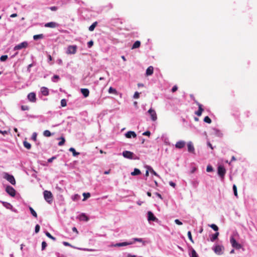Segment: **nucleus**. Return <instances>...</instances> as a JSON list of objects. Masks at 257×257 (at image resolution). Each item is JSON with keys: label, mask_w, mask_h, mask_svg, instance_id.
<instances>
[{"label": "nucleus", "mask_w": 257, "mask_h": 257, "mask_svg": "<svg viewBox=\"0 0 257 257\" xmlns=\"http://www.w3.org/2000/svg\"><path fill=\"white\" fill-rule=\"evenodd\" d=\"M45 200L49 203H51L53 201V195L52 193L47 190H45L43 192Z\"/></svg>", "instance_id": "nucleus-1"}, {"label": "nucleus", "mask_w": 257, "mask_h": 257, "mask_svg": "<svg viewBox=\"0 0 257 257\" xmlns=\"http://www.w3.org/2000/svg\"><path fill=\"white\" fill-rule=\"evenodd\" d=\"M4 178L6 179L8 181H9L10 183H11L12 185H15L16 184V181L14 177L8 174V173H5L4 174Z\"/></svg>", "instance_id": "nucleus-2"}, {"label": "nucleus", "mask_w": 257, "mask_h": 257, "mask_svg": "<svg viewBox=\"0 0 257 257\" xmlns=\"http://www.w3.org/2000/svg\"><path fill=\"white\" fill-rule=\"evenodd\" d=\"M6 191L12 197H14L16 195V190L13 187L10 185L7 186L6 188Z\"/></svg>", "instance_id": "nucleus-3"}, {"label": "nucleus", "mask_w": 257, "mask_h": 257, "mask_svg": "<svg viewBox=\"0 0 257 257\" xmlns=\"http://www.w3.org/2000/svg\"><path fill=\"white\" fill-rule=\"evenodd\" d=\"M77 49L76 45H70L67 48L66 53L67 54H74L76 53Z\"/></svg>", "instance_id": "nucleus-4"}, {"label": "nucleus", "mask_w": 257, "mask_h": 257, "mask_svg": "<svg viewBox=\"0 0 257 257\" xmlns=\"http://www.w3.org/2000/svg\"><path fill=\"white\" fill-rule=\"evenodd\" d=\"M148 113L150 115L151 119L155 121L157 119V115L155 110L152 108L149 109Z\"/></svg>", "instance_id": "nucleus-5"}, {"label": "nucleus", "mask_w": 257, "mask_h": 257, "mask_svg": "<svg viewBox=\"0 0 257 257\" xmlns=\"http://www.w3.org/2000/svg\"><path fill=\"white\" fill-rule=\"evenodd\" d=\"M225 173H226V170H225V169L224 168V167L223 166H219L218 167L217 173H218V175L221 178L223 179L224 178V175L225 174Z\"/></svg>", "instance_id": "nucleus-6"}, {"label": "nucleus", "mask_w": 257, "mask_h": 257, "mask_svg": "<svg viewBox=\"0 0 257 257\" xmlns=\"http://www.w3.org/2000/svg\"><path fill=\"white\" fill-rule=\"evenodd\" d=\"M222 246L219 245H216L212 247V249L214 250L215 253L217 254L220 255L222 254Z\"/></svg>", "instance_id": "nucleus-7"}, {"label": "nucleus", "mask_w": 257, "mask_h": 257, "mask_svg": "<svg viewBox=\"0 0 257 257\" xmlns=\"http://www.w3.org/2000/svg\"><path fill=\"white\" fill-rule=\"evenodd\" d=\"M230 241L233 247L237 249H239L241 247V245L236 241L233 237L230 238Z\"/></svg>", "instance_id": "nucleus-8"}, {"label": "nucleus", "mask_w": 257, "mask_h": 257, "mask_svg": "<svg viewBox=\"0 0 257 257\" xmlns=\"http://www.w3.org/2000/svg\"><path fill=\"white\" fill-rule=\"evenodd\" d=\"M0 202L3 204V206L7 209L11 210L12 211L17 212V209L13 208V206L8 202L0 201Z\"/></svg>", "instance_id": "nucleus-9"}, {"label": "nucleus", "mask_w": 257, "mask_h": 257, "mask_svg": "<svg viewBox=\"0 0 257 257\" xmlns=\"http://www.w3.org/2000/svg\"><path fill=\"white\" fill-rule=\"evenodd\" d=\"M28 44L27 42H23L16 45L14 47V50H18L22 49L23 48H26L28 47Z\"/></svg>", "instance_id": "nucleus-10"}, {"label": "nucleus", "mask_w": 257, "mask_h": 257, "mask_svg": "<svg viewBox=\"0 0 257 257\" xmlns=\"http://www.w3.org/2000/svg\"><path fill=\"white\" fill-rule=\"evenodd\" d=\"M123 156L127 159H132L134 156V154L130 151H125L122 152Z\"/></svg>", "instance_id": "nucleus-11"}, {"label": "nucleus", "mask_w": 257, "mask_h": 257, "mask_svg": "<svg viewBox=\"0 0 257 257\" xmlns=\"http://www.w3.org/2000/svg\"><path fill=\"white\" fill-rule=\"evenodd\" d=\"M195 103L198 106V110L195 112V114L197 116H201L203 111L204 110L202 108V105L199 103L197 101H195Z\"/></svg>", "instance_id": "nucleus-12"}, {"label": "nucleus", "mask_w": 257, "mask_h": 257, "mask_svg": "<svg viewBox=\"0 0 257 257\" xmlns=\"http://www.w3.org/2000/svg\"><path fill=\"white\" fill-rule=\"evenodd\" d=\"M133 243V242H132V241L119 242V243H116L112 245V246L121 247V246H126L128 245H131V244H132Z\"/></svg>", "instance_id": "nucleus-13"}, {"label": "nucleus", "mask_w": 257, "mask_h": 257, "mask_svg": "<svg viewBox=\"0 0 257 257\" xmlns=\"http://www.w3.org/2000/svg\"><path fill=\"white\" fill-rule=\"evenodd\" d=\"M148 220L149 221H157L158 220V218L155 216L154 214L151 211L148 212Z\"/></svg>", "instance_id": "nucleus-14"}, {"label": "nucleus", "mask_w": 257, "mask_h": 257, "mask_svg": "<svg viewBox=\"0 0 257 257\" xmlns=\"http://www.w3.org/2000/svg\"><path fill=\"white\" fill-rule=\"evenodd\" d=\"M188 151L189 153H195V149L192 142L190 141L187 143Z\"/></svg>", "instance_id": "nucleus-15"}, {"label": "nucleus", "mask_w": 257, "mask_h": 257, "mask_svg": "<svg viewBox=\"0 0 257 257\" xmlns=\"http://www.w3.org/2000/svg\"><path fill=\"white\" fill-rule=\"evenodd\" d=\"M186 143L184 141H179L175 144V147L177 149H182L185 146Z\"/></svg>", "instance_id": "nucleus-16"}, {"label": "nucleus", "mask_w": 257, "mask_h": 257, "mask_svg": "<svg viewBox=\"0 0 257 257\" xmlns=\"http://www.w3.org/2000/svg\"><path fill=\"white\" fill-rule=\"evenodd\" d=\"M77 218L79 219L80 221H88L89 220V218L88 216L84 213H81L78 217Z\"/></svg>", "instance_id": "nucleus-17"}, {"label": "nucleus", "mask_w": 257, "mask_h": 257, "mask_svg": "<svg viewBox=\"0 0 257 257\" xmlns=\"http://www.w3.org/2000/svg\"><path fill=\"white\" fill-rule=\"evenodd\" d=\"M28 99L31 102H35L36 100V94L34 92H31L28 95Z\"/></svg>", "instance_id": "nucleus-18"}, {"label": "nucleus", "mask_w": 257, "mask_h": 257, "mask_svg": "<svg viewBox=\"0 0 257 257\" xmlns=\"http://www.w3.org/2000/svg\"><path fill=\"white\" fill-rule=\"evenodd\" d=\"M125 136L127 138H131L132 137L135 138L137 137V135L134 131H128L125 134Z\"/></svg>", "instance_id": "nucleus-19"}, {"label": "nucleus", "mask_w": 257, "mask_h": 257, "mask_svg": "<svg viewBox=\"0 0 257 257\" xmlns=\"http://www.w3.org/2000/svg\"><path fill=\"white\" fill-rule=\"evenodd\" d=\"M58 26V24L54 22L47 23L45 24V27H49V28H54L57 27Z\"/></svg>", "instance_id": "nucleus-20"}, {"label": "nucleus", "mask_w": 257, "mask_h": 257, "mask_svg": "<svg viewBox=\"0 0 257 257\" xmlns=\"http://www.w3.org/2000/svg\"><path fill=\"white\" fill-rule=\"evenodd\" d=\"M81 92L82 94L83 95L84 97H86L88 96L89 94V91L88 89L86 88H81Z\"/></svg>", "instance_id": "nucleus-21"}, {"label": "nucleus", "mask_w": 257, "mask_h": 257, "mask_svg": "<svg viewBox=\"0 0 257 257\" xmlns=\"http://www.w3.org/2000/svg\"><path fill=\"white\" fill-rule=\"evenodd\" d=\"M154 68L153 66H149L146 70V75L147 76L151 75L153 73Z\"/></svg>", "instance_id": "nucleus-22"}, {"label": "nucleus", "mask_w": 257, "mask_h": 257, "mask_svg": "<svg viewBox=\"0 0 257 257\" xmlns=\"http://www.w3.org/2000/svg\"><path fill=\"white\" fill-rule=\"evenodd\" d=\"M41 91L42 94L44 96H47L49 94V90L46 87H43L41 89Z\"/></svg>", "instance_id": "nucleus-23"}, {"label": "nucleus", "mask_w": 257, "mask_h": 257, "mask_svg": "<svg viewBox=\"0 0 257 257\" xmlns=\"http://www.w3.org/2000/svg\"><path fill=\"white\" fill-rule=\"evenodd\" d=\"M218 235H219V232H216L214 234H212L211 236L210 237V240L212 242H213L217 238Z\"/></svg>", "instance_id": "nucleus-24"}, {"label": "nucleus", "mask_w": 257, "mask_h": 257, "mask_svg": "<svg viewBox=\"0 0 257 257\" xmlns=\"http://www.w3.org/2000/svg\"><path fill=\"white\" fill-rule=\"evenodd\" d=\"M141 45V42L139 41H136L134 44H133L132 49H134L136 48H138L140 47Z\"/></svg>", "instance_id": "nucleus-25"}, {"label": "nucleus", "mask_w": 257, "mask_h": 257, "mask_svg": "<svg viewBox=\"0 0 257 257\" xmlns=\"http://www.w3.org/2000/svg\"><path fill=\"white\" fill-rule=\"evenodd\" d=\"M141 173L140 170L137 168H135L133 172H131V174L132 176H136L140 175Z\"/></svg>", "instance_id": "nucleus-26"}, {"label": "nucleus", "mask_w": 257, "mask_h": 257, "mask_svg": "<svg viewBox=\"0 0 257 257\" xmlns=\"http://www.w3.org/2000/svg\"><path fill=\"white\" fill-rule=\"evenodd\" d=\"M69 151L72 153L73 156H74V157H76V156H78V155L80 154V153L79 152H77L75 151V149L73 148H70L69 149Z\"/></svg>", "instance_id": "nucleus-27"}, {"label": "nucleus", "mask_w": 257, "mask_h": 257, "mask_svg": "<svg viewBox=\"0 0 257 257\" xmlns=\"http://www.w3.org/2000/svg\"><path fill=\"white\" fill-rule=\"evenodd\" d=\"M44 38V35L42 34L39 35H35L33 36V39L35 40H38L39 39H41Z\"/></svg>", "instance_id": "nucleus-28"}, {"label": "nucleus", "mask_w": 257, "mask_h": 257, "mask_svg": "<svg viewBox=\"0 0 257 257\" xmlns=\"http://www.w3.org/2000/svg\"><path fill=\"white\" fill-rule=\"evenodd\" d=\"M29 210H30L32 215L35 218H37V214L36 212L34 210V209L31 206H29Z\"/></svg>", "instance_id": "nucleus-29"}, {"label": "nucleus", "mask_w": 257, "mask_h": 257, "mask_svg": "<svg viewBox=\"0 0 257 257\" xmlns=\"http://www.w3.org/2000/svg\"><path fill=\"white\" fill-rule=\"evenodd\" d=\"M147 168L150 171V172L154 174V175L159 177V175L153 170V169L151 166H147Z\"/></svg>", "instance_id": "nucleus-30"}, {"label": "nucleus", "mask_w": 257, "mask_h": 257, "mask_svg": "<svg viewBox=\"0 0 257 257\" xmlns=\"http://www.w3.org/2000/svg\"><path fill=\"white\" fill-rule=\"evenodd\" d=\"M97 22H95L94 23H93L89 27V30L90 31H93L95 28L96 27V26H97Z\"/></svg>", "instance_id": "nucleus-31"}, {"label": "nucleus", "mask_w": 257, "mask_h": 257, "mask_svg": "<svg viewBox=\"0 0 257 257\" xmlns=\"http://www.w3.org/2000/svg\"><path fill=\"white\" fill-rule=\"evenodd\" d=\"M23 144H24V146L27 148V149H30L31 148V144L27 142V141H24L23 142Z\"/></svg>", "instance_id": "nucleus-32"}, {"label": "nucleus", "mask_w": 257, "mask_h": 257, "mask_svg": "<svg viewBox=\"0 0 257 257\" xmlns=\"http://www.w3.org/2000/svg\"><path fill=\"white\" fill-rule=\"evenodd\" d=\"M45 234H46V235L48 237H49V238H50L52 239V240H54V241H55V240H56V238H55V237H54V236H52V235H51V234L49 232H48V231H46V232H45Z\"/></svg>", "instance_id": "nucleus-33"}, {"label": "nucleus", "mask_w": 257, "mask_h": 257, "mask_svg": "<svg viewBox=\"0 0 257 257\" xmlns=\"http://www.w3.org/2000/svg\"><path fill=\"white\" fill-rule=\"evenodd\" d=\"M132 239L134 240V241H133V243L135 241H138V242H143V244H145V242L143 241V238H133Z\"/></svg>", "instance_id": "nucleus-34"}, {"label": "nucleus", "mask_w": 257, "mask_h": 257, "mask_svg": "<svg viewBox=\"0 0 257 257\" xmlns=\"http://www.w3.org/2000/svg\"><path fill=\"white\" fill-rule=\"evenodd\" d=\"M232 189H233L234 195H235V196L237 197L238 195H237V187L235 184H234L233 185Z\"/></svg>", "instance_id": "nucleus-35"}, {"label": "nucleus", "mask_w": 257, "mask_h": 257, "mask_svg": "<svg viewBox=\"0 0 257 257\" xmlns=\"http://www.w3.org/2000/svg\"><path fill=\"white\" fill-rule=\"evenodd\" d=\"M43 135L46 137H49L51 136V133L48 130H46L43 132Z\"/></svg>", "instance_id": "nucleus-36"}, {"label": "nucleus", "mask_w": 257, "mask_h": 257, "mask_svg": "<svg viewBox=\"0 0 257 257\" xmlns=\"http://www.w3.org/2000/svg\"><path fill=\"white\" fill-rule=\"evenodd\" d=\"M204 121L205 122H207L209 124L211 123L212 121H211V119H210V118L208 116H206L204 117Z\"/></svg>", "instance_id": "nucleus-37"}, {"label": "nucleus", "mask_w": 257, "mask_h": 257, "mask_svg": "<svg viewBox=\"0 0 257 257\" xmlns=\"http://www.w3.org/2000/svg\"><path fill=\"white\" fill-rule=\"evenodd\" d=\"M60 139H61V141H60L59 143H58V145L59 146H63L64 143H65V138L63 137H61L60 138Z\"/></svg>", "instance_id": "nucleus-38"}, {"label": "nucleus", "mask_w": 257, "mask_h": 257, "mask_svg": "<svg viewBox=\"0 0 257 257\" xmlns=\"http://www.w3.org/2000/svg\"><path fill=\"white\" fill-rule=\"evenodd\" d=\"M190 257H198V254L194 249L191 251Z\"/></svg>", "instance_id": "nucleus-39"}, {"label": "nucleus", "mask_w": 257, "mask_h": 257, "mask_svg": "<svg viewBox=\"0 0 257 257\" xmlns=\"http://www.w3.org/2000/svg\"><path fill=\"white\" fill-rule=\"evenodd\" d=\"M209 226H210L211 228H212L214 231H218V226H217L216 225L214 224H211V225H209Z\"/></svg>", "instance_id": "nucleus-40"}, {"label": "nucleus", "mask_w": 257, "mask_h": 257, "mask_svg": "<svg viewBox=\"0 0 257 257\" xmlns=\"http://www.w3.org/2000/svg\"><path fill=\"white\" fill-rule=\"evenodd\" d=\"M83 196L84 197L83 200H85V199L90 197V194L89 193H83Z\"/></svg>", "instance_id": "nucleus-41"}, {"label": "nucleus", "mask_w": 257, "mask_h": 257, "mask_svg": "<svg viewBox=\"0 0 257 257\" xmlns=\"http://www.w3.org/2000/svg\"><path fill=\"white\" fill-rule=\"evenodd\" d=\"M61 105L62 107H65L67 105V101L65 99H62L61 100Z\"/></svg>", "instance_id": "nucleus-42"}, {"label": "nucleus", "mask_w": 257, "mask_h": 257, "mask_svg": "<svg viewBox=\"0 0 257 257\" xmlns=\"http://www.w3.org/2000/svg\"><path fill=\"white\" fill-rule=\"evenodd\" d=\"M187 235H188V237L189 239V240L192 242L193 243L194 242V241L193 240V238H192V235H191V232L190 231H189L187 233Z\"/></svg>", "instance_id": "nucleus-43"}, {"label": "nucleus", "mask_w": 257, "mask_h": 257, "mask_svg": "<svg viewBox=\"0 0 257 257\" xmlns=\"http://www.w3.org/2000/svg\"><path fill=\"white\" fill-rule=\"evenodd\" d=\"M108 92L109 93H115L116 92V90L114 88L110 87L108 89Z\"/></svg>", "instance_id": "nucleus-44"}, {"label": "nucleus", "mask_w": 257, "mask_h": 257, "mask_svg": "<svg viewBox=\"0 0 257 257\" xmlns=\"http://www.w3.org/2000/svg\"><path fill=\"white\" fill-rule=\"evenodd\" d=\"M213 168L210 165H208L207 167V168H206V171L207 172H212L213 171Z\"/></svg>", "instance_id": "nucleus-45"}, {"label": "nucleus", "mask_w": 257, "mask_h": 257, "mask_svg": "<svg viewBox=\"0 0 257 257\" xmlns=\"http://www.w3.org/2000/svg\"><path fill=\"white\" fill-rule=\"evenodd\" d=\"M47 245V243L45 241H43L42 242V250H44V249H45Z\"/></svg>", "instance_id": "nucleus-46"}, {"label": "nucleus", "mask_w": 257, "mask_h": 257, "mask_svg": "<svg viewBox=\"0 0 257 257\" xmlns=\"http://www.w3.org/2000/svg\"><path fill=\"white\" fill-rule=\"evenodd\" d=\"M37 134L36 133H33L32 136V139L34 141H36Z\"/></svg>", "instance_id": "nucleus-47"}, {"label": "nucleus", "mask_w": 257, "mask_h": 257, "mask_svg": "<svg viewBox=\"0 0 257 257\" xmlns=\"http://www.w3.org/2000/svg\"><path fill=\"white\" fill-rule=\"evenodd\" d=\"M8 59L7 55H3L1 57L0 60L1 61H5Z\"/></svg>", "instance_id": "nucleus-48"}, {"label": "nucleus", "mask_w": 257, "mask_h": 257, "mask_svg": "<svg viewBox=\"0 0 257 257\" xmlns=\"http://www.w3.org/2000/svg\"><path fill=\"white\" fill-rule=\"evenodd\" d=\"M139 96H140V93L136 91L133 96V98L135 99H137L139 97Z\"/></svg>", "instance_id": "nucleus-49"}, {"label": "nucleus", "mask_w": 257, "mask_h": 257, "mask_svg": "<svg viewBox=\"0 0 257 257\" xmlns=\"http://www.w3.org/2000/svg\"><path fill=\"white\" fill-rule=\"evenodd\" d=\"M40 227L39 226V225L38 224H37L36 226H35V232L37 233L38 232H39V231H40Z\"/></svg>", "instance_id": "nucleus-50"}, {"label": "nucleus", "mask_w": 257, "mask_h": 257, "mask_svg": "<svg viewBox=\"0 0 257 257\" xmlns=\"http://www.w3.org/2000/svg\"><path fill=\"white\" fill-rule=\"evenodd\" d=\"M56 159V156H53L50 158H49L48 160V163H52L53 162V161L55 159Z\"/></svg>", "instance_id": "nucleus-51"}, {"label": "nucleus", "mask_w": 257, "mask_h": 257, "mask_svg": "<svg viewBox=\"0 0 257 257\" xmlns=\"http://www.w3.org/2000/svg\"><path fill=\"white\" fill-rule=\"evenodd\" d=\"M143 135L150 136L151 135V132L150 131H146L143 133Z\"/></svg>", "instance_id": "nucleus-52"}, {"label": "nucleus", "mask_w": 257, "mask_h": 257, "mask_svg": "<svg viewBox=\"0 0 257 257\" xmlns=\"http://www.w3.org/2000/svg\"><path fill=\"white\" fill-rule=\"evenodd\" d=\"M87 45L89 48H91L93 45V42L92 40H91L88 42Z\"/></svg>", "instance_id": "nucleus-53"}, {"label": "nucleus", "mask_w": 257, "mask_h": 257, "mask_svg": "<svg viewBox=\"0 0 257 257\" xmlns=\"http://www.w3.org/2000/svg\"><path fill=\"white\" fill-rule=\"evenodd\" d=\"M178 89V87L177 85H174L172 88V92H175V91H176Z\"/></svg>", "instance_id": "nucleus-54"}, {"label": "nucleus", "mask_w": 257, "mask_h": 257, "mask_svg": "<svg viewBox=\"0 0 257 257\" xmlns=\"http://www.w3.org/2000/svg\"><path fill=\"white\" fill-rule=\"evenodd\" d=\"M175 222L176 224H178V225H182V222L181 221H180L179 219H176L175 220Z\"/></svg>", "instance_id": "nucleus-55"}, {"label": "nucleus", "mask_w": 257, "mask_h": 257, "mask_svg": "<svg viewBox=\"0 0 257 257\" xmlns=\"http://www.w3.org/2000/svg\"><path fill=\"white\" fill-rule=\"evenodd\" d=\"M21 109L22 110H26L29 109V107L25 105H22L21 106Z\"/></svg>", "instance_id": "nucleus-56"}, {"label": "nucleus", "mask_w": 257, "mask_h": 257, "mask_svg": "<svg viewBox=\"0 0 257 257\" xmlns=\"http://www.w3.org/2000/svg\"><path fill=\"white\" fill-rule=\"evenodd\" d=\"M49 9L52 11H56L58 9L57 7L55 6L51 7Z\"/></svg>", "instance_id": "nucleus-57"}, {"label": "nucleus", "mask_w": 257, "mask_h": 257, "mask_svg": "<svg viewBox=\"0 0 257 257\" xmlns=\"http://www.w3.org/2000/svg\"><path fill=\"white\" fill-rule=\"evenodd\" d=\"M169 185L171 186H172V187H173L174 188L176 186V184L174 182H172V181H170L169 182Z\"/></svg>", "instance_id": "nucleus-58"}, {"label": "nucleus", "mask_w": 257, "mask_h": 257, "mask_svg": "<svg viewBox=\"0 0 257 257\" xmlns=\"http://www.w3.org/2000/svg\"><path fill=\"white\" fill-rule=\"evenodd\" d=\"M63 244L65 245V246H72L71 245V244L68 242H66V241H63Z\"/></svg>", "instance_id": "nucleus-59"}, {"label": "nucleus", "mask_w": 257, "mask_h": 257, "mask_svg": "<svg viewBox=\"0 0 257 257\" xmlns=\"http://www.w3.org/2000/svg\"><path fill=\"white\" fill-rule=\"evenodd\" d=\"M190 97L194 101V103H195V101H197V100L195 99L194 95L193 94H190Z\"/></svg>", "instance_id": "nucleus-60"}, {"label": "nucleus", "mask_w": 257, "mask_h": 257, "mask_svg": "<svg viewBox=\"0 0 257 257\" xmlns=\"http://www.w3.org/2000/svg\"><path fill=\"white\" fill-rule=\"evenodd\" d=\"M72 230L73 231L76 232L77 233H78L77 228L75 227H73L72 228Z\"/></svg>", "instance_id": "nucleus-61"}, {"label": "nucleus", "mask_w": 257, "mask_h": 257, "mask_svg": "<svg viewBox=\"0 0 257 257\" xmlns=\"http://www.w3.org/2000/svg\"><path fill=\"white\" fill-rule=\"evenodd\" d=\"M207 146L210 147L211 149H213V148L212 146V145L211 144V143L209 142H207Z\"/></svg>", "instance_id": "nucleus-62"}, {"label": "nucleus", "mask_w": 257, "mask_h": 257, "mask_svg": "<svg viewBox=\"0 0 257 257\" xmlns=\"http://www.w3.org/2000/svg\"><path fill=\"white\" fill-rule=\"evenodd\" d=\"M11 18H15V17H17V14H13L11 15L10 16Z\"/></svg>", "instance_id": "nucleus-63"}, {"label": "nucleus", "mask_w": 257, "mask_h": 257, "mask_svg": "<svg viewBox=\"0 0 257 257\" xmlns=\"http://www.w3.org/2000/svg\"><path fill=\"white\" fill-rule=\"evenodd\" d=\"M56 254L58 257H64L63 254H60L59 253H56Z\"/></svg>", "instance_id": "nucleus-64"}]
</instances>
